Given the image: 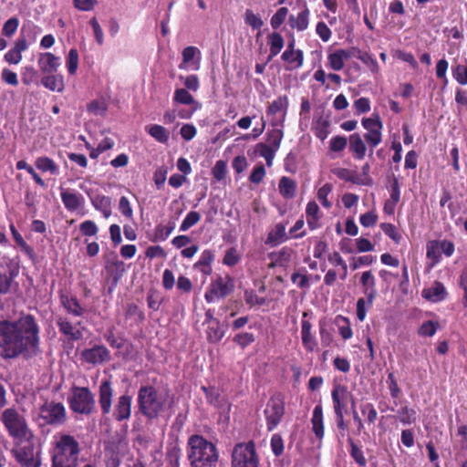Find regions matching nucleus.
<instances>
[{
    "mask_svg": "<svg viewBox=\"0 0 467 467\" xmlns=\"http://www.w3.org/2000/svg\"><path fill=\"white\" fill-rule=\"evenodd\" d=\"M363 127L368 130L364 135L365 140L371 147H376L381 142L382 122L378 114L371 118L362 119Z\"/></svg>",
    "mask_w": 467,
    "mask_h": 467,
    "instance_id": "nucleus-14",
    "label": "nucleus"
},
{
    "mask_svg": "<svg viewBox=\"0 0 467 467\" xmlns=\"http://www.w3.org/2000/svg\"><path fill=\"white\" fill-rule=\"evenodd\" d=\"M240 261V256L234 247L229 248L224 254L223 263L228 266H234Z\"/></svg>",
    "mask_w": 467,
    "mask_h": 467,
    "instance_id": "nucleus-62",
    "label": "nucleus"
},
{
    "mask_svg": "<svg viewBox=\"0 0 467 467\" xmlns=\"http://www.w3.org/2000/svg\"><path fill=\"white\" fill-rule=\"evenodd\" d=\"M254 339V334L248 332L236 334L234 337V341L242 348H246L253 343Z\"/></svg>",
    "mask_w": 467,
    "mask_h": 467,
    "instance_id": "nucleus-57",
    "label": "nucleus"
},
{
    "mask_svg": "<svg viewBox=\"0 0 467 467\" xmlns=\"http://www.w3.org/2000/svg\"><path fill=\"white\" fill-rule=\"evenodd\" d=\"M292 253V249L284 247L279 252L272 254V256H275V264L283 265L284 263L290 262Z\"/></svg>",
    "mask_w": 467,
    "mask_h": 467,
    "instance_id": "nucleus-56",
    "label": "nucleus"
},
{
    "mask_svg": "<svg viewBox=\"0 0 467 467\" xmlns=\"http://www.w3.org/2000/svg\"><path fill=\"white\" fill-rule=\"evenodd\" d=\"M18 274V265L12 259L3 258L0 262V295H6L10 292Z\"/></svg>",
    "mask_w": 467,
    "mask_h": 467,
    "instance_id": "nucleus-9",
    "label": "nucleus"
},
{
    "mask_svg": "<svg viewBox=\"0 0 467 467\" xmlns=\"http://www.w3.org/2000/svg\"><path fill=\"white\" fill-rule=\"evenodd\" d=\"M139 413L148 421L157 420L164 410L165 400L159 395L158 390L151 385L141 386L138 390Z\"/></svg>",
    "mask_w": 467,
    "mask_h": 467,
    "instance_id": "nucleus-3",
    "label": "nucleus"
},
{
    "mask_svg": "<svg viewBox=\"0 0 467 467\" xmlns=\"http://www.w3.org/2000/svg\"><path fill=\"white\" fill-rule=\"evenodd\" d=\"M286 239L285 226L283 223H278L275 225V229L268 234L265 244L276 245Z\"/></svg>",
    "mask_w": 467,
    "mask_h": 467,
    "instance_id": "nucleus-29",
    "label": "nucleus"
},
{
    "mask_svg": "<svg viewBox=\"0 0 467 467\" xmlns=\"http://www.w3.org/2000/svg\"><path fill=\"white\" fill-rule=\"evenodd\" d=\"M91 202L95 209L100 211L106 218L110 215L111 200L109 197L104 195H97L94 198H91Z\"/></svg>",
    "mask_w": 467,
    "mask_h": 467,
    "instance_id": "nucleus-30",
    "label": "nucleus"
},
{
    "mask_svg": "<svg viewBox=\"0 0 467 467\" xmlns=\"http://www.w3.org/2000/svg\"><path fill=\"white\" fill-rule=\"evenodd\" d=\"M308 16L309 10L305 6L304 10L301 11L297 16L291 15L288 18V24L291 28H296L299 31H303L308 26Z\"/></svg>",
    "mask_w": 467,
    "mask_h": 467,
    "instance_id": "nucleus-24",
    "label": "nucleus"
},
{
    "mask_svg": "<svg viewBox=\"0 0 467 467\" xmlns=\"http://www.w3.org/2000/svg\"><path fill=\"white\" fill-rule=\"evenodd\" d=\"M82 358L89 364L97 365L110 360V354L103 345H95L91 348H86L81 352Z\"/></svg>",
    "mask_w": 467,
    "mask_h": 467,
    "instance_id": "nucleus-15",
    "label": "nucleus"
},
{
    "mask_svg": "<svg viewBox=\"0 0 467 467\" xmlns=\"http://www.w3.org/2000/svg\"><path fill=\"white\" fill-rule=\"evenodd\" d=\"M201 219L200 213L194 211L190 212L185 219L182 221L180 231L185 232L194 224H196Z\"/></svg>",
    "mask_w": 467,
    "mask_h": 467,
    "instance_id": "nucleus-50",
    "label": "nucleus"
},
{
    "mask_svg": "<svg viewBox=\"0 0 467 467\" xmlns=\"http://www.w3.org/2000/svg\"><path fill=\"white\" fill-rule=\"evenodd\" d=\"M213 260V252L211 250H204L202 253V255H201L199 261L195 264V267L203 266V268L202 269V272L204 275H210L212 272L210 265H211Z\"/></svg>",
    "mask_w": 467,
    "mask_h": 467,
    "instance_id": "nucleus-36",
    "label": "nucleus"
},
{
    "mask_svg": "<svg viewBox=\"0 0 467 467\" xmlns=\"http://www.w3.org/2000/svg\"><path fill=\"white\" fill-rule=\"evenodd\" d=\"M296 182L288 177H282L279 181V192L285 199H292L296 195Z\"/></svg>",
    "mask_w": 467,
    "mask_h": 467,
    "instance_id": "nucleus-26",
    "label": "nucleus"
},
{
    "mask_svg": "<svg viewBox=\"0 0 467 467\" xmlns=\"http://www.w3.org/2000/svg\"><path fill=\"white\" fill-rule=\"evenodd\" d=\"M311 422L313 432L317 439L321 440L324 437L323 409L321 405L315 407Z\"/></svg>",
    "mask_w": 467,
    "mask_h": 467,
    "instance_id": "nucleus-23",
    "label": "nucleus"
},
{
    "mask_svg": "<svg viewBox=\"0 0 467 467\" xmlns=\"http://www.w3.org/2000/svg\"><path fill=\"white\" fill-rule=\"evenodd\" d=\"M40 327L31 314L21 313L16 320L0 319V357L32 358L41 354Z\"/></svg>",
    "mask_w": 467,
    "mask_h": 467,
    "instance_id": "nucleus-1",
    "label": "nucleus"
},
{
    "mask_svg": "<svg viewBox=\"0 0 467 467\" xmlns=\"http://www.w3.org/2000/svg\"><path fill=\"white\" fill-rule=\"evenodd\" d=\"M452 76L460 85L467 84V66L457 65L452 67Z\"/></svg>",
    "mask_w": 467,
    "mask_h": 467,
    "instance_id": "nucleus-51",
    "label": "nucleus"
},
{
    "mask_svg": "<svg viewBox=\"0 0 467 467\" xmlns=\"http://www.w3.org/2000/svg\"><path fill=\"white\" fill-rule=\"evenodd\" d=\"M57 326L63 335L68 337L70 341H77L82 338V332L79 329H75L71 322L66 317H58L57 318Z\"/></svg>",
    "mask_w": 467,
    "mask_h": 467,
    "instance_id": "nucleus-19",
    "label": "nucleus"
},
{
    "mask_svg": "<svg viewBox=\"0 0 467 467\" xmlns=\"http://www.w3.org/2000/svg\"><path fill=\"white\" fill-rule=\"evenodd\" d=\"M174 101L184 105H191L195 102L193 97L185 88H178L175 90Z\"/></svg>",
    "mask_w": 467,
    "mask_h": 467,
    "instance_id": "nucleus-47",
    "label": "nucleus"
},
{
    "mask_svg": "<svg viewBox=\"0 0 467 467\" xmlns=\"http://www.w3.org/2000/svg\"><path fill=\"white\" fill-rule=\"evenodd\" d=\"M181 449L178 446L168 448L166 452V460L171 467L180 466Z\"/></svg>",
    "mask_w": 467,
    "mask_h": 467,
    "instance_id": "nucleus-45",
    "label": "nucleus"
},
{
    "mask_svg": "<svg viewBox=\"0 0 467 467\" xmlns=\"http://www.w3.org/2000/svg\"><path fill=\"white\" fill-rule=\"evenodd\" d=\"M36 167L42 171H49L51 174L57 172V166L53 160L47 156L38 157L35 162Z\"/></svg>",
    "mask_w": 467,
    "mask_h": 467,
    "instance_id": "nucleus-35",
    "label": "nucleus"
},
{
    "mask_svg": "<svg viewBox=\"0 0 467 467\" xmlns=\"http://www.w3.org/2000/svg\"><path fill=\"white\" fill-rule=\"evenodd\" d=\"M269 45H270V56L268 60L272 59V57H275L284 47V38L283 36L277 33L274 32L268 36Z\"/></svg>",
    "mask_w": 467,
    "mask_h": 467,
    "instance_id": "nucleus-32",
    "label": "nucleus"
},
{
    "mask_svg": "<svg viewBox=\"0 0 467 467\" xmlns=\"http://www.w3.org/2000/svg\"><path fill=\"white\" fill-rule=\"evenodd\" d=\"M16 169L17 170H26L28 172V174H30L32 176V178L34 179L36 183H37L41 187L46 186V183L42 180V178L36 172V171L34 170V168L32 166L27 164V162L26 161L21 160V161H17Z\"/></svg>",
    "mask_w": 467,
    "mask_h": 467,
    "instance_id": "nucleus-41",
    "label": "nucleus"
},
{
    "mask_svg": "<svg viewBox=\"0 0 467 467\" xmlns=\"http://www.w3.org/2000/svg\"><path fill=\"white\" fill-rule=\"evenodd\" d=\"M149 134L161 143H166L169 140V132L167 130L161 126L154 124L148 130Z\"/></svg>",
    "mask_w": 467,
    "mask_h": 467,
    "instance_id": "nucleus-37",
    "label": "nucleus"
},
{
    "mask_svg": "<svg viewBox=\"0 0 467 467\" xmlns=\"http://www.w3.org/2000/svg\"><path fill=\"white\" fill-rule=\"evenodd\" d=\"M283 138V131L279 129H274L267 133L268 146L275 148L276 150L280 147V143Z\"/></svg>",
    "mask_w": 467,
    "mask_h": 467,
    "instance_id": "nucleus-49",
    "label": "nucleus"
},
{
    "mask_svg": "<svg viewBox=\"0 0 467 467\" xmlns=\"http://www.w3.org/2000/svg\"><path fill=\"white\" fill-rule=\"evenodd\" d=\"M112 397L111 382L106 379L100 383L99 389V402L104 415L109 414L111 410Z\"/></svg>",
    "mask_w": 467,
    "mask_h": 467,
    "instance_id": "nucleus-17",
    "label": "nucleus"
},
{
    "mask_svg": "<svg viewBox=\"0 0 467 467\" xmlns=\"http://www.w3.org/2000/svg\"><path fill=\"white\" fill-rule=\"evenodd\" d=\"M175 223L169 222L167 225L159 224L155 230V238L161 241L166 240L174 230Z\"/></svg>",
    "mask_w": 467,
    "mask_h": 467,
    "instance_id": "nucleus-48",
    "label": "nucleus"
},
{
    "mask_svg": "<svg viewBox=\"0 0 467 467\" xmlns=\"http://www.w3.org/2000/svg\"><path fill=\"white\" fill-rule=\"evenodd\" d=\"M105 269L110 274L112 283L109 288V293H111L117 286L118 283L121 279L125 266L122 261L118 259V255L115 252H109L104 255Z\"/></svg>",
    "mask_w": 467,
    "mask_h": 467,
    "instance_id": "nucleus-12",
    "label": "nucleus"
},
{
    "mask_svg": "<svg viewBox=\"0 0 467 467\" xmlns=\"http://www.w3.org/2000/svg\"><path fill=\"white\" fill-rule=\"evenodd\" d=\"M349 150L355 159L362 160L366 154V145L359 133H353L349 136Z\"/></svg>",
    "mask_w": 467,
    "mask_h": 467,
    "instance_id": "nucleus-22",
    "label": "nucleus"
},
{
    "mask_svg": "<svg viewBox=\"0 0 467 467\" xmlns=\"http://www.w3.org/2000/svg\"><path fill=\"white\" fill-rule=\"evenodd\" d=\"M287 14L288 9L286 7H280L271 18V26L277 29L285 22Z\"/></svg>",
    "mask_w": 467,
    "mask_h": 467,
    "instance_id": "nucleus-52",
    "label": "nucleus"
},
{
    "mask_svg": "<svg viewBox=\"0 0 467 467\" xmlns=\"http://www.w3.org/2000/svg\"><path fill=\"white\" fill-rule=\"evenodd\" d=\"M311 327H312V325L309 321H307V320L302 321V329H301L302 342H303V345L305 346V348L308 351L312 352V351H314V349L317 346V343L311 335Z\"/></svg>",
    "mask_w": 467,
    "mask_h": 467,
    "instance_id": "nucleus-27",
    "label": "nucleus"
},
{
    "mask_svg": "<svg viewBox=\"0 0 467 467\" xmlns=\"http://www.w3.org/2000/svg\"><path fill=\"white\" fill-rule=\"evenodd\" d=\"M162 302L163 297L158 290L153 288L149 290L147 295V303L150 309L158 311Z\"/></svg>",
    "mask_w": 467,
    "mask_h": 467,
    "instance_id": "nucleus-39",
    "label": "nucleus"
},
{
    "mask_svg": "<svg viewBox=\"0 0 467 467\" xmlns=\"http://www.w3.org/2000/svg\"><path fill=\"white\" fill-rule=\"evenodd\" d=\"M199 52L195 47H187L182 50V62L179 65L180 69H187V65L194 58L195 55Z\"/></svg>",
    "mask_w": 467,
    "mask_h": 467,
    "instance_id": "nucleus-43",
    "label": "nucleus"
},
{
    "mask_svg": "<svg viewBox=\"0 0 467 467\" xmlns=\"http://www.w3.org/2000/svg\"><path fill=\"white\" fill-rule=\"evenodd\" d=\"M347 143V138L342 136H335L330 140L329 149L334 152H339L346 148Z\"/></svg>",
    "mask_w": 467,
    "mask_h": 467,
    "instance_id": "nucleus-63",
    "label": "nucleus"
},
{
    "mask_svg": "<svg viewBox=\"0 0 467 467\" xmlns=\"http://www.w3.org/2000/svg\"><path fill=\"white\" fill-rule=\"evenodd\" d=\"M348 442L350 445V454L351 457L355 460V462L360 466L364 467L367 464L366 458L364 457L363 451L361 449L354 443L351 438L348 439Z\"/></svg>",
    "mask_w": 467,
    "mask_h": 467,
    "instance_id": "nucleus-40",
    "label": "nucleus"
},
{
    "mask_svg": "<svg viewBox=\"0 0 467 467\" xmlns=\"http://www.w3.org/2000/svg\"><path fill=\"white\" fill-rule=\"evenodd\" d=\"M257 148L260 150V155L265 158L267 166H271L276 150L263 142L258 143Z\"/></svg>",
    "mask_w": 467,
    "mask_h": 467,
    "instance_id": "nucleus-44",
    "label": "nucleus"
},
{
    "mask_svg": "<svg viewBox=\"0 0 467 467\" xmlns=\"http://www.w3.org/2000/svg\"><path fill=\"white\" fill-rule=\"evenodd\" d=\"M41 83L51 91L62 92L64 89L63 78L54 74H47V76L42 78Z\"/></svg>",
    "mask_w": 467,
    "mask_h": 467,
    "instance_id": "nucleus-25",
    "label": "nucleus"
},
{
    "mask_svg": "<svg viewBox=\"0 0 467 467\" xmlns=\"http://www.w3.org/2000/svg\"><path fill=\"white\" fill-rule=\"evenodd\" d=\"M105 339L110 345L111 348L120 349L124 347L126 339L123 337L117 338L112 331V329L107 330L104 334Z\"/></svg>",
    "mask_w": 467,
    "mask_h": 467,
    "instance_id": "nucleus-54",
    "label": "nucleus"
},
{
    "mask_svg": "<svg viewBox=\"0 0 467 467\" xmlns=\"http://www.w3.org/2000/svg\"><path fill=\"white\" fill-rule=\"evenodd\" d=\"M380 227L384 234L392 239L396 244L400 243L401 235L397 233L395 225L392 223H384L380 224Z\"/></svg>",
    "mask_w": 467,
    "mask_h": 467,
    "instance_id": "nucleus-61",
    "label": "nucleus"
},
{
    "mask_svg": "<svg viewBox=\"0 0 467 467\" xmlns=\"http://www.w3.org/2000/svg\"><path fill=\"white\" fill-rule=\"evenodd\" d=\"M348 393L346 386L337 384L334 387L331 397L334 403V410L336 415L344 414L343 411L346 409V403L342 401Z\"/></svg>",
    "mask_w": 467,
    "mask_h": 467,
    "instance_id": "nucleus-20",
    "label": "nucleus"
},
{
    "mask_svg": "<svg viewBox=\"0 0 467 467\" xmlns=\"http://www.w3.org/2000/svg\"><path fill=\"white\" fill-rule=\"evenodd\" d=\"M80 452L78 441L69 434H63L56 442L53 454L64 457L78 458Z\"/></svg>",
    "mask_w": 467,
    "mask_h": 467,
    "instance_id": "nucleus-13",
    "label": "nucleus"
},
{
    "mask_svg": "<svg viewBox=\"0 0 467 467\" xmlns=\"http://www.w3.org/2000/svg\"><path fill=\"white\" fill-rule=\"evenodd\" d=\"M1 421L12 438L28 442L34 438L26 418L16 408L5 409L2 412Z\"/></svg>",
    "mask_w": 467,
    "mask_h": 467,
    "instance_id": "nucleus-4",
    "label": "nucleus"
},
{
    "mask_svg": "<svg viewBox=\"0 0 467 467\" xmlns=\"http://www.w3.org/2000/svg\"><path fill=\"white\" fill-rule=\"evenodd\" d=\"M67 401L70 410L76 413L89 415L95 410L94 395L87 387L73 386Z\"/></svg>",
    "mask_w": 467,
    "mask_h": 467,
    "instance_id": "nucleus-5",
    "label": "nucleus"
},
{
    "mask_svg": "<svg viewBox=\"0 0 467 467\" xmlns=\"http://www.w3.org/2000/svg\"><path fill=\"white\" fill-rule=\"evenodd\" d=\"M39 417L49 425H60L67 420L64 405L54 401H46L40 407Z\"/></svg>",
    "mask_w": 467,
    "mask_h": 467,
    "instance_id": "nucleus-7",
    "label": "nucleus"
},
{
    "mask_svg": "<svg viewBox=\"0 0 467 467\" xmlns=\"http://www.w3.org/2000/svg\"><path fill=\"white\" fill-rule=\"evenodd\" d=\"M225 330L220 321L207 327V340L210 343H218L224 336Z\"/></svg>",
    "mask_w": 467,
    "mask_h": 467,
    "instance_id": "nucleus-31",
    "label": "nucleus"
},
{
    "mask_svg": "<svg viewBox=\"0 0 467 467\" xmlns=\"http://www.w3.org/2000/svg\"><path fill=\"white\" fill-rule=\"evenodd\" d=\"M244 22L253 29H259L263 26L264 21L258 16L254 15L251 9H246L244 13Z\"/></svg>",
    "mask_w": 467,
    "mask_h": 467,
    "instance_id": "nucleus-46",
    "label": "nucleus"
},
{
    "mask_svg": "<svg viewBox=\"0 0 467 467\" xmlns=\"http://www.w3.org/2000/svg\"><path fill=\"white\" fill-rule=\"evenodd\" d=\"M78 67V53L76 48H72L68 52L67 59V67L70 75H75Z\"/></svg>",
    "mask_w": 467,
    "mask_h": 467,
    "instance_id": "nucleus-42",
    "label": "nucleus"
},
{
    "mask_svg": "<svg viewBox=\"0 0 467 467\" xmlns=\"http://www.w3.org/2000/svg\"><path fill=\"white\" fill-rule=\"evenodd\" d=\"M19 21L16 17H11L7 21L5 22L2 33L4 36L9 37L15 34L18 27Z\"/></svg>",
    "mask_w": 467,
    "mask_h": 467,
    "instance_id": "nucleus-59",
    "label": "nucleus"
},
{
    "mask_svg": "<svg viewBox=\"0 0 467 467\" xmlns=\"http://www.w3.org/2000/svg\"><path fill=\"white\" fill-rule=\"evenodd\" d=\"M11 453L21 467H41L42 465L41 451H35L32 443L16 449L14 448Z\"/></svg>",
    "mask_w": 467,
    "mask_h": 467,
    "instance_id": "nucleus-8",
    "label": "nucleus"
},
{
    "mask_svg": "<svg viewBox=\"0 0 467 467\" xmlns=\"http://www.w3.org/2000/svg\"><path fill=\"white\" fill-rule=\"evenodd\" d=\"M38 66L43 74H54L60 66L59 58L50 52L40 54Z\"/></svg>",
    "mask_w": 467,
    "mask_h": 467,
    "instance_id": "nucleus-18",
    "label": "nucleus"
},
{
    "mask_svg": "<svg viewBox=\"0 0 467 467\" xmlns=\"http://www.w3.org/2000/svg\"><path fill=\"white\" fill-rule=\"evenodd\" d=\"M439 327L438 322L431 320L424 322L419 328V334L423 337H432L437 328Z\"/></svg>",
    "mask_w": 467,
    "mask_h": 467,
    "instance_id": "nucleus-55",
    "label": "nucleus"
},
{
    "mask_svg": "<svg viewBox=\"0 0 467 467\" xmlns=\"http://www.w3.org/2000/svg\"><path fill=\"white\" fill-rule=\"evenodd\" d=\"M288 99L286 96L279 97L277 99L274 100L270 106L268 107V114L275 115L277 112L281 111L283 108H287Z\"/></svg>",
    "mask_w": 467,
    "mask_h": 467,
    "instance_id": "nucleus-53",
    "label": "nucleus"
},
{
    "mask_svg": "<svg viewBox=\"0 0 467 467\" xmlns=\"http://www.w3.org/2000/svg\"><path fill=\"white\" fill-rule=\"evenodd\" d=\"M61 199L68 211H76L81 204L79 197L76 193H71L67 191L61 192Z\"/></svg>",
    "mask_w": 467,
    "mask_h": 467,
    "instance_id": "nucleus-34",
    "label": "nucleus"
},
{
    "mask_svg": "<svg viewBox=\"0 0 467 467\" xmlns=\"http://www.w3.org/2000/svg\"><path fill=\"white\" fill-rule=\"evenodd\" d=\"M328 61L332 69L339 71L344 67V58L338 50L328 56Z\"/></svg>",
    "mask_w": 467,
    "mask_h": 467,
    "instance_id": "nucleus-60",
    "label": "nucleus"
},
{
    "mask_svg": "<svg viewBox=\"0 0 467 467\" xmlns=\"http://www.w3.org/2000/svg\"><path fill=\"white\" fill-rule=\"evenodd\" d=\"M232 467H258V456L253 441L237 443L232 452Z\"/></svg>",
    "mask_w": 467,
    "mask_h": 467,
    "instance_id": "nucleus-6",
    "label": "nucleus"
},
{
    "mask_svg": "<svg viewBox=\"0 0 467 467\" xmlns=\"http://www.w3.org/2000/svg\"><path fill=\"white\" fill-rule=\"evenodd\" d=\"M234 288V280L230 275L225 277L218 276L210 285L209 290L205 293V300L209 303L215 298H223L230 295Z\"/></svg>",
    "mask_w": 467,
    "mask_h": 467,
    "instance_id": "nucleus-10",
    "label": "nucleus"
},
{
    "mask_svg": "<svg viewBox=\"0 0 467 467\" xmlns=\"http://www.w3.org/2000/svg\"><path fill=\"white\" fill-rule=\"evenodd\" d=\"M291 52H296L295 39H292L290 42H288L286 50L282 54V59L289 63L297 62L296 67H301L303 64V52L298 49L296 50V57L290 58Z\"/></svg>",
    "mask_w": 467,
    "mask_h": 467,
    "instance_id": "nucleus-33",
    "label": "nucleus"
},
{
    "mask_svg": "<svg viewBox=\"0 0 467 467\" xmlns=\"http://www.w3.org/2000/svg\"><path fill=\"white\" fill-rule=\"evenodd\" d=\"M332 191V185L330 183L324 184L317 192V198L321 202L322 205L326 208L331 207V202L327 200V195Z\"/></svg>",
    "mask_w": 467,
    "mask_h": 467,
    "instance_id": "nucleus-58",
    "label": "nucleus"
},
{
    "mask_svg": "<svg viewBox=\"0 0 467 467\" xmlns=\"http://www.w3.org/2000/svg\"><path fill=\"white\" fill-rule=\"evenodd\" d=\"M422 296L431 302H440L445 299L447 292L444 285L439 282H434L433 286L422 291Z\"/></svg>",
    "mask_w": 467,
    "mask_h": 467,
    "instance_id": "nucleus-21",
    "label": "nucleus"
},
{
    "mask_svg": "<svg viewBox=\"0 0 467 467\" xmlns=\"http://www.w3.org/2000/svg\"><path fill=\"white\" fill-rule=\"evenodd\" d=\"M188 446V459L192 467H216L218 454L214 444L202 436L192 435L189 438Z\"/></svg>",
    "mask_w": 467,
    "mask_h": 467,
    "instance_id": "nucleus-2",
    "label": "nucleus"
},
{
    "mask_svg": "<svg viewBox=\"0 0 467 467\" xmlns=\"http://www.w3.org/2000/svg\"><path fill=\"white\" fill-rule=\"evenodd\" d=\"M61 302L67 311L76 317H80L84 313L78 300L73 296H61Z\"/></svg>",
    "mask_w": 467,
    "mask_h": 467,
    "instance_id": "nucleus-28",
    "label": "nucleus"
},
{
    "mask_svg": "<svg viewBox=\"0 0 467 467\" xmlns=\"http://www.w3.org/2000/svg\"><path fill=\"white\" fill-rule=\"evenodd\" d=\"M264 412L267 421V430L273 431L279 424L285 414L283 400L278 396L272 397L268 400Z\"/></svg>",
    "mask_w": 467,
    "mask_h": 467,
    "instance_id": "nucleus-11",
    "label": "nucleus"
},
{
    "mask_svg": "<svg viewBox=\"0 0 467 467\" xmlns=\"http://www.w3.org/2000/svg\"><path fill=\"white\" fill-rule=\"evenodd\" d=\"M131 402L132 397L129 394H123L119 396L117 400L113 417L117 421L127 420L131 416Z\"/></svg>",
    "mask_w": 467,
    "mask_h": 467,
    "instance_id": "nucleus-16",
    "label": "nucleus"
},
{
    "mask_svg": "<svg viewBox=\"0 0 467 467\" xmlns=\"http://www.w3.org/2000/svg\"><path fill=\"white\" fill-rule=\"evenodd\" d=\"M415 415V410L409 409L408 407H404L399 411L400 421L404 424H410L412 421H414Z\"/></svg>",
    "mask_w": 467,
    "mask_h": 467,
    "instance_id": "nucleus-64",
    "label": "nucleus"
},
{
    "mask_svg": "<svg viewBox=\"0 0 467 467\" xmlns=\"http://www.w3.org/2000/svg\"><path fill=\"white\" fill-rule=\"evenodd\" d=\"M78 458L52 455V467H78Z\"/></svg>",
    "mask_w": 467,
    "mask_h": 467,
    "instance_id": "nucleus-38",
    "label": "nucleus"
}]
</instances>
